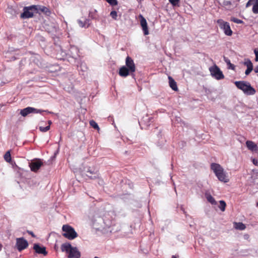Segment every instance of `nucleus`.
<instances>
[{"instance_id":"2eb2a0df","label":"nucleus","mask_w":258,"mask_h":258,"mask_svg":"<svg viewBox=\"0 0 258 258\" xmlns=\"http://www.w3.org/2000/svg\"><path fill=\"white\" fill-rule=\"evenodd\" d=\"M130 72V70L126 67L122 66L120 68L118 74L121 77H126L129 75Z\"/></svg>"},{"instance_id":"72a5a7b5","label":"nucleus","mask_w":258,"mask_h":258,"mask_svg":"<svg viewBox=\"0 0 258 258\" xmlns=\"http://www.w3.org/2000/svg\"><path fill=\"white\" fill-rule=\"evenodd\" d=\"M256 0H249L246 4V8L250 7L251 5L253 4Z\"/></svg>"},{"instance_id":"49530a36","label":"nucleus","mask_w":258,"mask_h":258,"mask_svg":"<svg viewBox=\"0 0 258 258\" xmlns=\"http://www.w3.org/2000/svg\"><path fill=\"white\" fill-rule=\"evenodd\" d=\"M94 258H99V257H98L97 256H95Z\"/></svg>"},{"instance_id":"6e6552de","label":"nucleus","mask_w":258,"mask_h":258,"mask_svg":"<svg viewBox=\"0 0 258 258\" xmlns=\"http://www.w3.org/2000/svg\"><path fill=\"white\" fill-rule=\"evenodd\" d=\"M16 246L19 251L26 249L28 246V241L24 238H18L16 239Z\"/></svg>"},{"instance_id":"79ce46f5","label":"nucleus","mask_w":258,"mask_h":258,"mask_svg":"<svg viewBox=\"0 0 258 258\" xmlns=\"http://www.w3.org/2000/svg\"><path fill=\"white\" fill-rule=\"evenodd\" d=\"M48 125H49V126H50V125H51V123H52L51 121V120H49V121H48Z\"/></svg>"},{"instance_id":"f8f14e48","label":"nucleus","mask_w":258,"mask_h":258,"mask_svg":"<svg viewBox=\"0 0 258 258\" xmlns=\"http://www.w3.org/2000/svg\"><path fill=\"white\" fill-rule=\"evenodd\" d=\"M125 64L126 68L130 70L131 73L136 71V66L133 59L130 56H127L125 59Z\"/></svg>"},{"instance_id":"de8ad7c7","label":"nucleus","mask_w":258,"mask_h":258,"mask_svg":"<svg viewBox=\"0 0 258 258\" xmlns=\"http://www.w3.org/2000/svg\"><path fill=\"white\" fill-rule=\"evenodd\" d=\"M257 76H258V74H257Z\"/></svg>"},{"instance_id":"aec40b11","label":"nucleus","mask_w":258,"mask_h":258,"mask_svg":"<svg viewBox=\"0 0 258 258\" xmlns=\"http://www.w3.org/2000/svg\"><path fill=\"white\" fill-rule=\"evenodd\" d=\"M39 10L46 16H50L51 14L50 10L46 7L42 6L40 7Z\"/></svg>"},{"instance_id":"58836bf2","label":"nucleus","mask_w":258,"mask_h":258,"mask_svg":"<svg viewBox=\"0 0 258 258\" xmlns=\"http://www.w3.org/2000/svg\"><path fill=\"white\" fill-rule=\"evenodd\" d=\"M252 161L254 165L258 166V160L256 159H252Z\"/></svg>"},{"instance_id":"c85d7f7f","label":"nucleus","mask_w":258,"mask_h":258,"mask_svg":"<svg viewBox=\"0 0 258 258\" xmlns=\"http://www.w3.org/2000/svg\"><path fill=\"white\" fill-rule=\"evenodd\" d=\"M244 65L246 66L247 68H248L249 67H253L252 63L251 62V60L249 59H247L244 62Z\"/></svg>"},{"instance_id":"7c9ffc66","label":"nucleus","mask_w":258,"mask_h":258,"mask_svg":"<svg viewBox=\"0 0 258 258\" xmlns=\"http://www.w3.org/2000/svg\"><path fill=\"white\" fill-rule=\"evenodd\" d=\"M39 128L41 132H46L48 131V130H49L50 126H49V125H47L46 127L40 126Z\"/></svg>"},{"instance_id":"37998d69","label":"nucleus","mask_w":258,"mask_h":258,"mask_svg":"<svg viewBox=\"0 0 258 258\" xmlns=\"http://www.w3.org/2000/svg\"><path fill=\"white\" fill-rule=\"evenodd\" d=\"M2 244L0 243V251L2 250Z\"/></svg>"},{"instance_id":"a211bd4d","label":"nucleus","mask_w":258,"mask_h":258,"mask_svg":"<svg viewBox=\"0 0 258 258\" xmlns=\"http://www.w3.org/2000/svg\"><path fill=\"white\" fill-rule=\"evenodd\" d=\"M246 145L247 148L252 151L257 150V145L252 141H247L246 142Z\"/></svg>"},{"instance_id":"ea45409f","label":"nucleus","mask_w":258,"mask_h":258,"mask_svg":"<svg viewBox=\"0 0 258 258\" xmlns=\"http://www.w3.org/2000/svg\"><path fill=\"white\" fill-rule=\"evenodd\" d=\"M28 233L29 234H30L31 235H32V237H35V235L34 234V233H33V232L28 231Z\"/></svg>"},{"instance_id":"bb28decb","label":"nucleus","mask_w":258,"mask_h":258,"mask_svg":"<svg viewBox=\"0 0 258 258\" xmlns=\"http://www.w3.org/2000/svg\"><path fill=\"white\" fill-rule=\"evenodd\" d=\"M235 224L236 225L235 226V228L236 229H240V230H244L246 228L245 225L244 224H243L242 223H240V222L236 223Z\"/></svg>"},{"instance_id":"4be33fe9","label":"nucleus","mask_w":258,"mask_h":258,"mask_svg":"<svg viewBox=\"0 0 258 258\" xmlns=\"http://www.w3.org/2000/svg\"><path fill=\"white\" fill-rule=\"evenodd\" d=\"M4 159L7 162L10 163L11 161V156L10 151H8L4 155Z\"/></svg>"},{"instance_id":"393cba45","label":"nucleus","mask_w":258,"mask_h":258,"mask_svg":"<svg viewBox=\"0 0 258 258\" xmlns=\"http://www.w3.org/2000/svg\"><path fill=\"white\" fill-rule=\"evenodd\" d=\"M90 125L94 129L99 130L100 129L98 124L94 120H91L89 121Z\"/></svg>"},{"instance_id":"f257e3e1","label":"nucleus","mask_w":258,"mask_h":258,"mask_svg":"<svg viewBox=\"0 0 258 258\" xmlns=\"http://www.w3.org/2000/svg\"><path fill=\"white\" fill-rule=\"evenodd\" d=\"M211 169L213 171L218 179L225 183L229 181V178L224 171L223 168L218 163H213L211 164Z\"/></svg>"},{"instance_id":"2f4dec72","label":"nucleus","mask_w":258,"mask_h":258,"mask_svg":"<svg viewBox=\"0 0 258 258\" xmlns=\"http://www.w3.org/2000/svg\"><path fill=\"white\" fill-rule=\"evenodd\" d=\"M107 2H108L109 4L112 6H115L117 4V0H105Z\"/></svg>"},{"instance_id":"a18cd8bd","label":"nucleus","mask_w":258,"mask_h":258,"mask_svg":"<svg viewBox=\"0 0 258 258\" xmlns=\"http://www.w3.org/2000/svg\"><path fill=\"white\" fill-rule=\"evenodd\" d=\"M256 206L258 207V202L256 204Z\"/></svg>"},{"instance_id":"4c0bfd02","label":"nucleus","mask_w":258,"mask_h":258,"mask_svg":"<svg viewBox=\"0 0 258 258\" xmlns=\"http://www.w3.org/2000/svg\"><path fill=\"white\" fill-rule=\"evenodd\" d=\"M254 52L255 55V60L256 61H258V48H255L254 49Z\"/></svg>"},{"instance_id":"ddd939ff","label":"nucleus","mask_w":258,"mask_h":258,"mask_svg":"<svg viewBox=\"0 0 258 258\" xmlns=\"http://www.w3.org/2000/svg\"><path fill=\"white\" fill-rule=\"evenodd\" d=\"M81 257V253L76 247H73L70 250L68 255V258H80Z\"/></svg>"},{"instance_id":"4468645a","label":"nucleus","mask_w":258,"mask_h":258,"mask_svg":"<svg viewBox=\"0 0 258 258\" xmlns=\"http://www.w3.org/2000/svg\"><path fill=\"white\" fill-rule=\"evenodd\" d=\"M33 248L35 252L39 254H43L44 255L47 254L46 248L44 246H40L38 244H34Z\"/></svg>"},{"instance_id":"473e14b6","label":"nucleus","mask_w":258,"mask_h":258,"mask_svg":"<svg viewBox=\"0 0 258 258\" xmlns=\"http://www.w3.org/2000/svg\"><path fill=\"white\" fill-rule=\"evenodd\" d=\"M110 15L113 19H114L115 20L116 19L117 17V12L116 11H113L111 12Z\"/></svg>"},{"instance_id":"c9c22d12","label":"nucleus","mask_w":258,"mask_h":258,"mask_svg":"<svg viewBox=\"0 0 258 258\" xmlns=\"http://www.w3.org/2000/svg\"><path fill=\"white\" fill-rule=\"evenodd\" d=\"M252 70H253V67H252V68L249 67L248 68H247V69L246 70V71L245 72V74L246 76L248 75Z\"/></svg>"},{"instance_id":"b1692460","label":"nucleus","mask_w":258,"mask_h":258,"mask_svg":"<svg viewBox=\"0 0 258 258\" xmlns=\"http://www.w3.org/2000/svg\"><path fill=\"white\" fill-rule=\"evenodd\" d=\"M252 11L254 14H258V0H256L253 4Z\"/></svg>"},{"instance_id":"39448f33","label":"nucleus","mask_w":258,"mask_h":258,"mask_svg":"<svg viewBox=\"0 0 258 258\" xmlns=\"http://www.w3.org/2000/svg\"><path fill=\"white\" fill-rule=\"evenodd\" d=\"M220 28L224 31V34L227 36H231L233 32L230 28L229 23L224 21L222 19H218L217 21Z\"/></svg>"},{"instance_id":"f3484780","label":"nucleus","mask_w":258,"mask_h":258,"mask_svg":"<svg viewBox=\"0 0 258 258\" xmlns=\"http://www.w3.org/2000/svg\"><path fill=\"white\" fill-rule=\"evenodd\" d=\"M168 80L170 87L174 91H177L178 87L177 86L176 82L174 80L171 76L168 77Z\"/></svg>"},{"instance_id":"a878e982","label":"nucleus","mask_w":258,"mask_h":258,"mask_svg":"<svg viewBox=\"0 0 258 258\" xmlns=\"http://www.w3.org/2000/svg\"><path fill=\"white\" fill-rule=\"evenodd\" d=\"M207 199L209 202H210L212 205L216 204V202L215 199L211 196L208 195L207 196Z\"/></svg>"},{"instance_id":"c756f323","label":"nucleus","mask_w":258,"mask_h":258,"mask_svg":"<svg viewBox=\"0 0 258 258\" xmlns=\"http://www.w3.org/2000/svg\"><path fill=\"white\" fill-rule=\"evenodd\" d=\"M231 21L237 24H242L243 23V21L242 20L234 17L231 18Z\"/></svg>"},{"instance_id":"412c9836","label":"nucleus","mask_w":258,"mask_h":258,"mask_svg":"<svg viewBox=\"0 0 258 258\" xmlns=\"http://www.w3.org/2000/svg\"><path fill=\"white\" fill-rule=\"evenodd\" d=\"M224 60L225 62L227 63V64L228 65V68L229 69H231L232 70H235V66L233 64L231 63L229 59H228L227 57H224Z\"/></svg>"},{"instance_id":"c03bdc74","label":"nucleus","mask_w":258,"mask_h":258,"mask_svg":"<svg viewBox=\"0 0 258 258\" xmlns=\"http://www.w3.org/2000/svg\"><path fill=\"white\" fill-rule=\"evenodd\" d=\"M172 258H177L175 255H172Z\"/></svg>"},{"instance_id":"6ab92c4d","label":"nucleus","mask_w":258,"mask_h":258,"mask_svg":"<svg viewBox=\"0 0 258 258\" xmlns=\"http://www.w3.org/2000/svg\"><path fill=\"white\" fill-rule=\"evenodd\" d=\"M89 21H90L89 19H86L84 21H83L81 20H78V23L80 27H81L82 28H83V27L88 28L90 26Z\"/></svg>"},{"instance_id":"a19ab883","label":"nucleus","mask_w":258,"mask_h":258,"mask_svg":"<svg viewBox=\"0 0 258 258\" xmlns=\"http://www.w3.org/2000/svg\"><path fill=\"white\" fill-rule=\"evenodd\" d=\"M254 71L256 73H258V65L255 68Z\"/></svg>"},{"instance_id":"e433bc0d","label":"nucleus","mask_w":258,"mask_h":258,"mask_svg":"<svg viewBox=\"0 0 258 258\" xmlns=\"http://www.w3.org/2000/svg\"><path fill=\"white\" fill-rule=\"evenodd\" d=\"M252 70H253V67H252V68L249 67L248 68H247V69L246 70V71L245 72V74L246 76L248 75Z\"/></svg>"},{"instance_id":"423d86ee","label":"nucleus","mask_w":258,"mask_h":258,"mask_svg":"<svg viewBox=\"0 0 258 258\" xmlns=\"http://www.w3.org/2000/svg\"><path fill=\"white\" fill-rule=\"evenodd\" d=\"M209 71L211 76L216 79L219 80L224 78V76L222 72L216 64H214L210 67Z\"/></svg>"},{"instance_id":"f704fd0d","label":"nucleus","mask_w":258,"mask_h":258,"mask_svg":"<svg viewBox=\"0 0 258 258\" xmlns=\"http://www.w3.org/2000/svg\"><path fill=\"white\" fill-rule=\"evenodd\" d=\"M252 70H253V67H252V68L249 67L248 68H247V69L246 70V71L245 72V74L246 76L248 75Z\"/></svg>"},{"instance_id":"1a4fd4ad","label":"nucleus","mask_w":258,"mask_h":258,"mask_svg":"<svg viewBox=\"0 0 258 258\" xmlns=\"http://www.w3.org/2000/svg\"><path fill=\"white\" fill-rule=\"evenodd\" d=\"M42 165L43 162L40 159L32 161L29 163V167L31 170L35 172H37Z\"/></svg>"},{"instance_id":"dca6fc26","label":"nucleus","mask_w":258,"mask_h":258,"mask_svg":"<svg viewBox=\"0 0 258 258\" xmlns=\"http://www.w3.org/2000/svg\"><path fill=\"white\" fill-rule=\"evenodd\" d=\"M71 244L69 242L64 243L61 244L60 248L62 252L66 251L69 254L70 250L72 248Z\"/></svg>"},{"instance_id":"f03ea898","label":"nucleus","mask_w":258,"mask_h":258,"mask_svg":"<svg viewBox=\"0 0 258 258\" xmlns=\"http://www.w3.org/2000/svg\"><path fill=\"white\" fill-rule=\"evenodd\" d=\"M234 84L239 89L241 90L246 95H254L256 92L255 90L251 86L249 82L236 81Z\"/></svg>"},{"instance_id":"0eeeda50","label":"nucleus","mask_w":258,"mask_h":258,"mask_svg":"<svg viewBox=\"0 0 258 258\" xmlns=\"http://www.w3.org/2000/svg\"><path fill=\"white\" fill-rule=\"evenodd\" d=\"M86 175L91 179L100 178V173L99 170L94 167H89L86 170Z\"/></svg>"},{"instance_id":"20e7f679","label":"nucleus","mask_w":258,"mask_h":258,"mask_svg":"<svg viewBox=\"0 0 258 258\" xmlns=\"http://www.w3.org/2000/svg\"><path fill=\"white\" fill-rule=\"evenodd\" d=\"M38 9L36 6L33 5L30 7H25L23 9V12L21 14L22 19H28L32 18L34 13H37Z\"/></svg>"},{"instance_id":"9d476101","label":"nucleus","mask_w":258,"mask_h":258,"mask_svg":"<svg viewBox=\"0 0 258 258\" xmlns=\"http://www.w3.org/2000/svg\"><path fill=\"white\" fill-rule=\"evenodd\" d=\"M41 112V110H37L36 108L31 107H27L23 109H22L20 111V114L22 116L25 117L31 113H40Z\"/></svg>"},{"instance_id":"5701e85b","label":"nucleus","mask_w":258,"mask_h":258,"mask_svg":"<svg viewBox=\"0 0 258 258\" xmlns=\"http://www.w3.org/2000/svg\"><path fill=\"white\" fill-rule=\"evenodd\" d=\"M219 204H220V205L219 206V208H220V209L222 212L225 211V208L226 207V204L225 202L221 200V201H219Z\"/></svg>"},{"instance_id":"7ed1b4c3","label":"nucleus","mask_w":258,"mask_h":258,"mask_svg":"<svg viewBox=\"0 0 258 258\" xmlns=\"http://www.w3.org/2000/svg\"><path fill=\"white\" fill-rule=\"evenodd\" d=\"M62 230V236L69 240H73L78 236L74 228L69 225H63Z\"/></svg>"},{"instance_id":"cd10ccee","label":"nucleus","mask_w":258,"mask_h":258,"mask_svg":"<svg viewBox=\"0 0 258 258\" xmlns=\"http://www.w3.org/2000/svg\"><path fill=\"white\" fill-rule=\"evenodd\" d=\"M171 4L174 7H179L180 0H168Z\"/></svg>"},{"instance_id":"9b49d317","label":"nucleus","mask_w":258,"mask_h":258,"mask_svg":"<svg viewBox=\"0 0 258 258\" xmlns=\"http://www.w3.org/2000/svg\"><path fill=\"white\" fill-rule=\"evenodd\" d=\"M139 17L140 20V25L142 28V30L143 31L144 35H148L149 30L148 28L147 22L146 19L142 15H140Z\"/></svg>"}]
</instances>
